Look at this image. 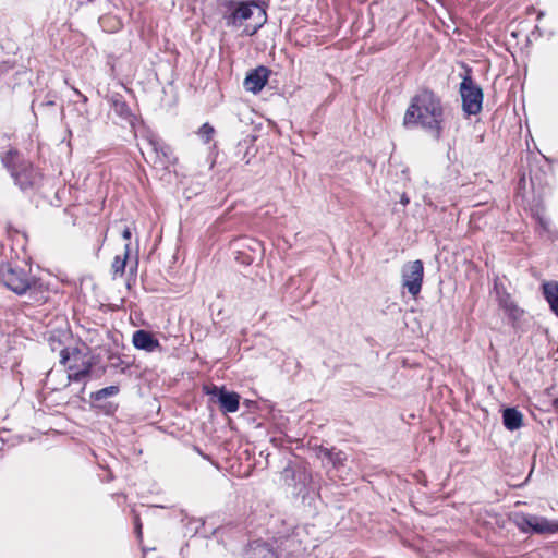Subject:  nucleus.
I'll use <instances>...</instances> for the list:
<instances>
[{
	"label": "nucleus",
	"mask_w": 558,
	"mask_h": 558,
	"mask_svg": "<svg viewBox=\"0 0 558 558\" xmlns=\"http://www.w3.org/2000/svg\"><path fill=\"white\" fill-rule=\"evenodd\" d=\"M444 108L440 98L432 90L424 89L416 94L408 107L403 123L416 125L430 132L439 140L442 132Z\"/></svg>",
	"instance_id": "1"
},
{
	"label": "nucleus",
	"mask_w": 558,
	"mask_h": 558,
	"mask_svg": "<svg viewBox=\"0 0 558 558\" xmlns=\"http://www.w3.org/2000/svg\"><path fill=\"white\" fill-rule=\"evenodd\" d=\"M221 7L223 8L222 20L228 27L239 28L244 22L254 21L245 26L244 33L246 35L255 34L267 20L266 11L256 1L225 0Z\"/></svg>",
	"instance_id": "2"
},
{
	"label": "nucleus",
	"mask_w": 558,
	"mask_h": 558,
	"mask_svg": "<svg viewBox=\"0 0 558 558\" xmlns=\"http://www.w3.org/2000/svg\"><path fill=\"white\" fill-rule=\"evenodd\" d=\"M16 158L17 153L15 150H9L5 156L2 157V162L11 171L15 183L22 190L35 186L40 180V174L27 161L15 165Z\"/></svg>",
	"instance_id": "3"
},
{
	"label": "nucleus",
	"mask_w": 558,
	"mask_h": 558,
	"mask_svg": "<svg viewBox=\"0 0 558 558\" xmlns=\"http://www.w3.org/2000/svg\"><path fill=\"white\" fill-rule=\"evenodd\" d=\"M0 281L16 294H24L33 284V277L24 268L3 264L0 267Z\"/></svg>",
	"instance_id": "4"
},
{
	"label": "nucleus",
	"mask_w": 558,
	"mask_h": 558,
	"mask_svg": "<svg viewBox=\"0 0 558 558\" xmlns=\"http://www.w3.org/2000/svg\"><path fill=\"white\" fill-rule=\"evenodd\" d=\"M140 148L145 160L155 167L167 168L173 161L170 147L153 135L146 137Z\"/></svg>",
	"instance_id": "5"
},
{
	"label": "nucleus",
	"mask_w": 558,
	"mask_h": 558,
	"mask_svg": "<svg viewBox=\"0 0 558 558\" xmlns=\"http://www.w3.org/2000/svg\"><path fill=\"white\" fill-rule=\"evenodd\" d=\"M513 522L524 533L549 535L558 531V521L534 514L514 513Z\"/></svg>",
	"instance_id": "6"
},
{
	"label": "nucleus",
	"mask_w": 558,
	"mask_h": 558,
	"mask_svg": "<svg viewBox=\"0 0 558 558\" xmlns=\"http://www.w3.org/2000/svg\"><path fill=\"white\" fill-rule=\"evenodd\" d=\"M460 95L462 109L466 114H477L482 110L483 92L471 76H465L461 82Z\"/></svg>",
	"instance_id": "7"
},
{
	"label": "nucleus",
	"mask_w": 558,
	"mask_h": 558,
	"mask_svg": "<svg viewBox=\"0 0 558 558\" xmlns=\"http://www.w3.org/2000/svg\"><path fill=\"white\" fill-rule=\"evenodd\" d=\"M60 363L65 365L69 369L66 380L81 381L90 373L92 365L88 362H82L78 365L77 361L81 359V352L78 349H61L60 350Z\"/></svg>",
	"instance_id": "8"
},
{
	"label": "nucleus",
	"mask_w": 558,
	"mask_h": 558,
	"mask_svg": "<svg viewBox=\"0 0 558 558\" xmlns=\"http://www.w3.org/2000/svg\"><path fill=\"white\" fill-rule=\"evenodd\" d=\"M402 286L409 293L416 296L421 289L424 276V266L422 260H413L403 265L402 270Z\"/></svg>",
	"instance_id": "9"
},
{
	"label": "nucleus",
	"mask_w": 558,
	"mask_h": 558,
	"mask_svg": "<svg viewBox=\"0 0 558 558\" xmlns=\"http://www.w3.org/2000/svg\"><path fill=\"white\" fill-rule=\"evenodd\" d=\"M269 74L270 71L263 65L250 71L243 82L244 88L253 94L259 93L267 84Z\"/></svg>",
	"instance_id": "10"
},
{
	"label": "nucleus",
	"mask_w": 558,
	"mask_h": 558,
	"mask_svg": "<svg viewBox=\"0 0 558 558\" xmlns=\"http://www.w3.org/2000/svg\"><path fill=\"white\" fill-rule=\"evenodd\" d=\"M132 342L136 349L144 350L146 352H154L160 349L159 341L146 330H136L133 333Z\"/></svg>",
	"instance_id": "11"
},
{
	"label": "nucleus",
	"mask_w": 558,
	"mask_h": 558,
	"mask_svg": "<svg viewBox=\"0 0 558 558\" xmlns=\"http://www.w3.org/2000/svg\"><path fill=\"white\" fill-rule=\"evenodd\" d=\"M504 425L509 430H515L522 426L523 415L514 409L508 408L502 413Z\"/></svg>",
	"instance_id": "12"
},
{
	"label": "nucleus",
	"mask_w": 558,
	"mask_h": 558,
	"mask_svg": "<svg viewBox=\"0 0 558 558\" xmlns=\"http://www.w3.org/2000/svg\"><path fill=\"white\" fill-rule=\"evenodd\" d=\"M218 400L221 408L228 413L236 412L239 409L240 396L236 392L221 391Z\"/></svg>",
	"instance_id": "13"
},
{
	"label": "nucleus",
	"mask_w": 558,
	"mask_h": 558,
	"mask_svg": "<svg viewBox=\"0 0 558 558\" xmlns=\"http://www.w3.org/2000/svg\"><path fill=\"white\" fill-rule=\"evenodd\" d=\"M544 295L553 312L558 315V283L555 281L543 284Z\"/></svg>",
	"instance_id": "14"
},
{
	"label": "nucleus",
	"mask_w": 558,
	"mask_h": 558,
	"mask_svg": "<svg viewBox=\"0 0 558 558\" xmlns=\"http://www.w3.org/2000/svg\"><path fill=\"white\" fill-rule=\"evenodd\" d=\"M129 255H130V244L126 243L125 246H124L123 255L122 256H119V255L116 256L113 262H112L111 268H112V271H113L114 276H122L124 274Z\"/></svg>",
	"instance_id": "15"
},
{
	"label": "nucleus",
	"mask_w": 558,
	"mask_h": 558,
	"mask_svg": "<svg viewBox=\"0 0 558 558\" xmlns=\"http://www.w3.org/2000/svg\"><path fill=\"white\" fill-rule=\"evenodd\" d=\"M319 454L327 458L333 466L342 465L347 460V454L340 450H336L335 448H320Z\"/></svg>",
	"instance_id": "16"
},
{
	"label": "nucleus",
	"mask_w": 558,
	"mask_h": 558,
	"mask_svg": "<svg viewBox=\"0 0 558 558\" xmlns=\"http://www.w3.org/2000/svg\"><path fill=\"white\" fill-rule=\"evenodd\" d=\"M498 302H499V305L511 316H515L517 313L519 312L518 306L512 301L510 295L506 292L498 293Z\"/></svg>",
	"instance_id": "17"
},
{
	"label": "nucleus",
	"mask_w": 558,
	"mask_h": 558,
	"mask_svg": "<svg viewBox=\"0 0 558 558\" xmlns=\"http://www.w3.org/2000/svg\"><path fill=\"white\" fill-rule=\"evenodd\" d=\"M119 391H120L119 386H116V385L108 386V387L99 389V390H97L95 392H92L90 393V399L94 400V401H100V400H104L106 398L117 396L119 393Z\"/></svg>",
	"instance_id": "18"
},
{
	"label": "nucleus",
	"mask_w": 558,
	"mask_h": 558,
	"mask_svg": "<svg viewBox=\"0 0 558 558\" xmlns=\"http://www.w3.org/2000/svg\"><path fill=\"white\" fill-rule=\"evenodd\" d=\"M215 134V129L209 123H204L197 131V135L205 143H209Z\"/></svg>",
	"instance_id": "19"
},
{
	"label": "nucleus",
	"mask_w": 558,
	"mask_h": 558,
	"mask_svg": "<svg viewBox=\"0 0 558 558\" xmlns=\"http://www.w3.org/2000/svg\"><path fill=\"white\" fill-rule=\"evenodd\" d=\"M260 554H263V558H275L274 553L266 548L260 549Z\"/></svg>",
	"instance_id": "20"
},
{
	"label": "nucleus",
	"mask_w": 558,
	"mask_h": 558,
	"mask_svg": "<svg viewBox=\"0 0 558 558\" xmlns=\"http://www.w3.org/2000/svg\"><path fill=\"white\" fill-rule=\"evenodd\" d=\"M50 345H51L52 351H56L59 347H61V343L51 337Z\"/></svg>",
	"instance_id": "21"
},
{
	"label": "nucleus",
	"mask_w": 558,
	"mask_h": 558,
	"mask_svg": "<svg viewBox=\"0 0 558 558\" xmlns=\"http://www.w3.org/2000/svg\"><path fill=\"white\" fill-rule=\"evenodd\" d=\"M116 108H119L120 112L122 113L124 110H128V107L125 102H116Z\"/></svg>",
	"instance_id": "22"
},
{
	"label": "nucleus",
	"mask_w": 558,
	"mask_h": 558,
	"mask_svg": "<svg viewBox=\"0 0 558 558\" xmlns=\"http://www.w3.org/2000/svg\"><path fill=\"white\" fill-rule=\"evenodd\" d=\"M122 236L124 240H130L131 239V231L129 228H125L123 231H122Z\"/></svg>",
	"instance_id": "23"
},
{
	"label": "nucleus",
	"mask_w": 558,
	"mask_h": 558,
	"mask_svg": "<svg viewBox=\"0 0 558 558\" xmlns=\"http://www.w3.org/2000/svg\"><path fill=\"white\" fill-rule=\"evenodd\" d=\"M135 529H136V532H137V534H138V536H140V535H141V533H142V532H141L142 524L140 523V519H138V518H136V519H135Z\"/></svg>",
	"instance_id": "24"
},
{
	"label": "nucleus",
	"mask_w": 558,
	"mask_h": 558,
	"mask_svg": "<svg viewBox=\"0 0 558 558\" xmlns=\"http://www.w3.org/2000/svg\"><path fill=\"white\" fill-rule=\"evenodd\" d=\"M401 202H402V204H408L409 203V198L403 195L402 198H401Z\"/></svg>",
	"instance_id": "25"
},
{
	"label": "nucleus",
	"mask_w": 558,
	"mask_h": 558,
	"mask_svg": "<svg viewBox=\"0 0 558 558\" xmlns=\"http://www.w3.org/2000/svg\"><path fill=\"white\" fill-rule=\"evenodd\" d=\"M555 405L558 407V399L555 400Z\"/></svg>",
	"instance_id": "26"
}]
</instances>
